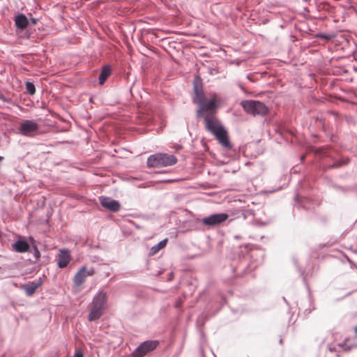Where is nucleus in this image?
<instances>
[{
	"mask_svg": "<svg viewBox=\"0 0 357 357\" xmlns=\"http://www.w3.org/2000/svg\"><path fill=\"white\" fill-rule=\"evenodd\" d=\"M241 105L248 114L253 116H264L268 112L267 106L258 100H243Z\"/></svg>",
	"mask_w": 357,
	"mask_h": 357,
	"instance_id": "7ed1b4c3",
	"label": "nucleus"
},
{
	"mask_svg": "<svg viewBox=\"0 0 357 357\" xmlns=\"http://www.w3.org/2000/svg\"><path fill=\"white\" fill-rule=\"evenodd\" d=\"M86 267L82 266L79 268V270L77 272V273L75 275L73 278V282L75 286L79 287L82 284H83L86 278Z\"/></svg>",
	"mask_w": 357,
	"mask_h": 357,
	"instance_id": "2eb2a0df",
	"label": "nucleus"
},
{
	"mask_svg": "<svg viewBox=\"0 0 357 357\" xmlns=\"http://www.w3.org/2000/svg\"><path fill=\"white\" fill-rule=\"evenodd\" d=\"M107 302V293L102 291H98L93 297L92 305H96L105 310Z\"/></svg>",
	"mask_w": 357,
	"mask_h": 357,
	"instance_id": "9d476101",
	"label": "nucleus"
},
{
	"mask_svg": "<svg viewBox=\"0 0 357 357\" xmlns=\"http://www.w3.org/2000/svg\"><path fill=\"white\" fill-rule=\"evenodd\" d=\"M228 217L229 215L225 213H214L198 220V222L204 226L211 227L224 222Z\"/></svg>",
	"mask_w": 357,
	"mask_h": 357,
	"instance_id": "20e7f679",
	"label": "nucleus"
},
{
	"mask_svg": "<svg viewBox=\"0 0 357 357\" xmlns=\"http://www.w3.org/2000/svg\"><path fill=\"white\" fill-rule=\"evenodd\" d=\"M354 340H355V342L354 344L350 343L349 340H347L346 343H345V344L347 346V349H350L353 347H357V327H356V328H355V335L354 337Z\"/></svg>",
	"mask_w": 357,
	"mask_h": 357,
	"instance_id": "aec40b11",
	"label": "nucleus"
},
{
	"mask_svg": "<svg viewBox=\"0 0 357 357\" xmlns=\"http://www.w3.org/2000/svg\"><path fill=\"white\" fill-rule=\"evenodd\" d=\"M42 284V281L39 279L38 281H33L22 286L28 296H32L36 290Z\"/></svg>",
	"mask_w": 357,
	"mask_h": 357,
	"instance_id": "ddd939ff",
	"label": "nucleus"
},
{
	"mask_svg": "<svg viewBox=\"0 0 357 357\" xmlns=\"http://www.w3.org/2000/svg\"><path fill=\"white\" fill-rule=\"evenodd\" d=\"M176 162L177 158L174 155L156 153L149 156L146 164L149 167L157 168L172 166Z\"/></svg>",
	"mask_w": 357,
	"mask_h": 357,
	"instance_id": "f03ea898",
	"label": "nucleus"
},
{
	"mask_svg": "<svg viewBox=\"0 0 357 357\" xmlns=\"http://www.w3.org/2000/svg\"><path fill=\"white\" fill-rule=\"evenodd\" d=\"M13 249L17 252H32V250H30V245L27 241L24 240H18L15 243L12 245Z\"/></svg>",
	"mask_w": 357,
	"mask_h": 357,
	"instance_id": "f8f14e48",
	"label": "nucleus"
},
{
	"mask_svg": "<svg viewBox=\"0 0 357 357\" xmlns=\"http://www.w3.org/2000/svg\"><path fill=\"white\" fill-rule=\"evenodd\" d=\"M74 357H83V354L81 351L75 353Z\"/></svg>",
	"mask_w": 357,
	"mask_h": 357,
	"instance_id": "393cba45",
	"label": "nucleus"
},
{
	"mask_svg": "<svg viewBox=\"0 0 357 357\" xmlns=\"http://www.w3.org/2000/svg\"><path fill=\"white\" fill-rule=\"evenodd\" d=\"M112 73V68L109 65L104 66L98 77V82L102 85Z\"/></svg>",
	"mask_w": 357,
	"mask_h": 357,
	"instance_id": "f3484780",
	"label": "nucleus"
},
{
	"mask_svg": "<svg viewBox=\"0 0 357 357\" xmlns=\"http://www.w3.org/2000/svg\"><path fill=\"white\" fill-rule=\"evenodd\" d=\"M158 344L156 340L144 341L140 344L132 352L133 357H143L147 353L154 350Z\"/></svg>",
	"mask_w": 357,
	"mask_h": 357,
	"instance_id": "39448f33",
	"label": "nucleus"
},
{
	"mask_svg": "<svg viewBox=\"0 0 357 357\" xmlns=\"http://www.w3.org/2000/svg\"><path fill=\"white\" fill-rule=\"evenodd\" d=\"M99 200L102 207L112 212H117L121 208L120 203L111 197L100 196L99 197Z\"/></svg>",
	"mask_w": 357,
	"mask_h": 357,
	"instance_id": "0eeeda50",
	"label": "nucleus"
},
{
	"mask_svg": "<svg viewBox=\"0 0 357 357\" xmlns=\"http://www.w3.org/2000/svg\"><path fill=\"white\" fill-rule=\"evenodd\" d=\"M3 160V157L0 156V162Z\"/></svg>",
	"mask_w": 357,
	"mask_h": 357,
	"instance_id": "bb28decb",
	"label": "nucleus"
},
{
	"mask_svg": "<svg viewBox=\"0 0 357 357\" xmlns=\"http://www.w3.org/2000/svg\"><path fill=\"white\" fill-rule=\"evenodd\" d=\"M193 90L195 93L194 102L196 103L202 102L206 96L203 91L202 80L198 76L195 79Z\"/></svg>",
	"mask_w": 357,
	"mask_h": 357,
	"instance_id": "1a4fd4ad",
	"label": "nucleus"
},
{
	"mask_svg": "<svg viewBox=\"0 0 357 357\" xmlns=\"http://www.w3.org/2000/svg\"><path fill=\"white\" fill-rule=\"evenodd\" d=\"M15 25L17 29L24 30L29 25V20L24 14H18L15 17Z\"/></svg>",
	"mask_w": 357,
	"mask_h": 357,
	"instance_id": "4468645a",
	"label": "nucleus"
},
{
	"mask_svg": "<svg viewBox=\"0 0 357 357\" xmlns=\"http://www.w3.org/2000/svg\"><path fill=\"white\" fill-rule=\"evenodd\" d=\"M204 121L206 129L216 137L219 143L225 148L231 149L227 132L218 118L214 115H207Z\"/></svg>",
	"mask_w": 357,
	"mask_h": 357,
	"instance_id": "f257e3e1",
	"label": "nucleus"
},
{
	"mask_svg": "<svg viewBox=\"0 0 357 357\" xmlns=\"http://www.w3.org/2000/svg\"><path fill=\"white\" fill-rule=\"evenodd\" d=\"M71 259L70 252L66 249L60 250L57 265L59 268H63L67 266Z\"/></svg>",
	"mask_w": 357,
	"mask_h": 357,
	"instance_id": "9b49d317",
	"label": "nucleus"
},
{
	"mask_svg": "<svg viewBox=\"0 0 357 357\" xmlns=\"http://www.w3.org/2000/svg\"><path fill=\"white\" fill-rule=\"evenodd\" d=\"M104 310H105L102 309L101 307L96 305H92L91 310L88 316V319L90 321H96L99 319L100 317L102 315Z\"/></svg>",
	"mask_w": 357,
	"mask_h": 357,
	"instance_id": "dca6fc26",
	"label": "nucleus"
},
{
	"mask_svg": "<svg viewBox=\"0 0 357 357\" xmlns=\"http://www.w3.org/2000/svg\"><path fill=\"white\" fill-rule=\"evenodd\" d=\"M94 273H95L94 268H91L89 269L86 268V276H91V275H94Z\"/></svg>",
	"mask_w": 357,
	"mask_h": 357,
	"instance_id": "b1692460",
	"label": "nucleus"
},
{
	"mask_svg": "<svg viewBox=\"0 0 357 357\" xmlns=\"http://www.w3.org/2000/svg\"><path fill=\"white\" fill-rule=\"evenodd\" d=\"M167 241V238H165L160 241L158 244L153 245L150 250L149 255L151 256L155 255L158 252H159V250L166 246Z\"/></svg>",
	"mask_w": 357,
	"mask_h": 357,
	"instance_id": "a211bd4d",
	"label": "nucleus"
},
{
	"mask_svg": "<svg viewBox=\"0 0 357 357\" xmlns=\"http://www.w3.org/2000/svg\"><path fill=\"white\" fill-rule=\"evenodd\" d=\"M39 126L32 120H24L19 126V132L21 135L30 137L37 132Z\"/></svg>",
	"mask_w": 357,
	"mask_h": 357,
	"instance_id": "423d86ee",
	"label": "nucleus"
},
{
	"mask_svg": "<svg viewBox=\"0 0 357 357\" xmlns=\"http://www.w3.org/2000/svg\"><path fill=\"white\" fill-rule=\"evenodd\" d=\"M348 162H349V160L348 159H347L346 160H339L337 162H335L333 165H329V166H328V167H326L325 168L326 169L338 168V167H340L342 165H344L347 164Z\"/></svg>",
	"mask_w": 357,
	"mask_h": 357,
	"instance_id": "6ab92c4d",
	"label": "nucleus"
},
{
	"mask_svg": "<svg viewBox=\"0 0 357 357\" xmlns=\"http://www.w3.org/2000/svg\"><path fill=\"white\" fill-rule=\"evenodd\" d=\"M0 100L4 102H10L11 100L9 98H6L1 92H0Z\"/></svg>",
	"mask_w": 357,
	"mask_h": 357,
	"instance_id": "5701e85b",
	"label": "nucleus"
},
{
	"mask_svg": "<svg viewBox=\"0 0 357 357\" xmlns=\"http://www.w3.org/2000/svg\"><path fill=\"white\" fill-rule=\"evenodd\" d=\"M31 20V22L33 24H36L38 22V20L36 18H34V17H31L30 19Z\"/></svg>",
	"mask_w": 357,
	"mask_h": 357,
	"instance_id": "a878e982",
	"label": "nucleus"
},
{
	"mask_svg": "<svg viewBox=\"0 0 357 357\" xmlns=\"http://www.w3.org/2000/svg\"><path fill=\"white\" fill-rule=\"evenodd\" d=\"M199 105V109L197 110V117L199 118L203 115L204 112H210L214 110L216 107L215 100L214 98L206 100V98L202 100V102L197 103Z\"/></svg>",
	"mask_w": 357,
	"mask_h": 357,
	"instance_id": "6e6552de",
	"label": "nucleus"
},
{
	"mask_svg": "<svg viewBox=\"0 0 357 357\" xmlns=\"http://www.w3.org/2000/svg\"><path fill=\"white\" fill-rule=\"evenodd\" d=\"M26 90L27 93L30 95H33L36 93V88L33 83L30 82H26Z\"/></svg>",
	"mask_w": 357,
	"mask_h": 357,
	"instance_id": "412c9836",
	"label": "nucleus"
},
{
	"mask_svg": "<svg viewBox=\"0 0 357 357\" xmlns=\"http://www.w3.org/2000/svg\"><path fill=\"white\" fill-rule=\"evenodd\" d=\"M32 249L36 259H38L40 257V251L36 245L33 246Z\"/></svg>",
	"mask_w": 357,
	"mask_h": 357,
	"instance_id": "4be33fe9",
	"label": "nucleus"
}]
</instances>
